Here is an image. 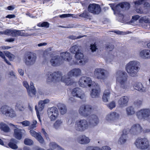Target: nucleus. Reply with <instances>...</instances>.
<instances>
[{
	"instance_id": "052dcab7",
	"label": "nucleus",
	"mask_w": 150,
	"mask_h": 150,
	"mask_svg": "<svg viewBox=\"0 0 150 150\" xmlns=\"http://www.w3.org/2000/svg\"><path fill=\"white\" fill-rule=\"evenodd\" d=\"M85 35H79L77 37H76V36H69L70 38L72 39H79L80 38L84 36H85Z\"/></svg>"
},
{
	"instance_id": "774afa93",
	"label": "nucleus",
	"mask_w": 150,
	"mask_h": 150,
	"mask_svg": "<svg viewBox=\"0 0 150 150\" xmlns=\"http://www.w3.org/2000/svg\"><path fill=\"white\" fill-rule=\"evenodd\" d=\"M110 148L107 146H104L102 147V150H110Z\"/></svg>"
},
{
	"instance_id": "1a4fd4ad",
	"label": "nucleus",
	"mask_w": 150,
	"mask_h": 150,
	"mask_svg": "<svg viewBox=\"0 0 150 150\" xmlns=\"http://www.w3.org/2000/svg\"><path fill=\"white\" fill-rule=\"evenodd\" d=\"M93 108L89 105H83L81 106L79 110V113L81 116L86 117L93 112Z\"/></svg>"
},
{
	"instance_id": "4d7b16f0",
	"label": "nucleus",
	"mask_w": 150,
	"mask_h": 150,
	"mask_svg": "<svg viewBox=\"0 0 150 150\" xmlns=\"http://www.w3.org/2000/svg\"><path fill=\"white\" fill-rule=\"evenodd\" d=\"M42 27H45L46 28H49V23L47 22H44L42 23Z\"/></svg>"
},
{
	"instance_id": "a18cd8bd",
	"label": "nucleus",
	"mask_w": 150,
	"mask_h": 150,
	"mask_svg": "<svg viewBox=\"0 0 150 150\" xmlns=\"http://www.w3.org/2000/svg\"><path fill=\"white\" fill-rule=\"evenodd\" d=\"M24 144L26 145H31L33 143V141L29 139H25L24 141Z\"/></svg>"
},
{
	"instance_id": "9b49d317",
	"label": "nucleus",
	"mask_w": 150,
	"mask_h": 150,
	"mask_svg": "<svg viewBox=\"0 0 150 150\" xmlns=\"http://www.w3.org/2000/svg\"><path fill=\"white\" fill-rule=\"evenodd\" d=\"M1 111L3 114L6 116L13 117L16 116V112L14 110L7 105L2 106L1 108Z\"/></svg>"
},
{
	"instance_id": "72a5a7b5",
	"label": "nucleus",
	"mask_w": 150,
	"mask_h": 150,
	"mask_svg": "<svg viewBox=\"0 0 150 150\" xmlns=\"http://www.w3.org/2000/svg\"><path fill=\"white\" fill-rule=\"evenodd\" d=\"M17 143V141L16 139H11L10 142L8 144V146L13 149H16L18 148V146L16 145Z\"/></svg>"
},
{
	"instance_id": "a19ab883",
	"label": "nucleus",
	"mask_w": 150,
	"mask_h": 150,
	"mask_svg": "<svg viewBox=\"0 0 150 150\" xmlns=\"http://www.w3.org/2000/svg\"><path fill=\"white\" fill-rule=\"evenodd\" d=\"M62 123L63 121L62 120L58 119L54 123V127L56 129H58L61 126Z\"/></svg>"
},
{
	"instance_id": "e433bc0d",
	"label": "nucleus",
	"mask_w": 150,
	"mask_h": 150,
	"mask_svg": "<svg viewBox=\"0 0 150 150\" xmlns=\"http://www.w3.org/2000/svg\"><path fill=\"white\" fill-rule=\"evenodd\" d=\"M121 3L117 4L115 8L112 7V9L114 12V14L116 15V14L119 13L122 8L121 6Z\"/></svg>"
},
{
	"instance_id": "b1692460",
	"label": "nucleus",
	"mask_w": 150,
	"mask_h": 150,
	"mask_svg": "<svg viewBox=\"0 0 150 150\" xmlns=\"http://www.w3.org/2000/svg\"><path fill=\"white\" fill-rule=\"evenodd\" d=\"M61 62L59 56L55 55L53 56L50 60V63L52 66H55L59 65Z\"/></svg>"
},
{
	"instance_id": "f257e3e1",
	"label": "nucleus",
	"mask_w": 150,
	"mask_h": 150,
	"mask_svg": "<svg viewBox=\"0 0 150 150\" xmlns=\"http://www.w3.org/2000/svg\"><path fill=\"white\" fill-rule=\"evenodd\" d=\"M127 73L124 71L119 70L116 72L117 82L124 91H128L130 88L129 83L127 81Z\"/></svg>"
},
{
	"instance_id": "473e14b6",
	"label": "nucleus",
	"mask_w": 150,
	"mask_h": 150,
	"mask_svg": "<svg viewBox=\"0 0 150 150\" xmlns=\"http://www.w3.org/2000/svg\"><path fill=\"white\" fill-rule=\"evenodd\" d=\"M126 111L128 116H131L133 115L135 113L134 108L132 106H129L126 109Z\"/></svg>"
},
{
	"instance_id": "0e129e2a",
	"label": "nucleus",
	"mask_w": 150,
	"mask_h": 150,
	"mask_svg": "<svg viewBox=\"0 0 150 150\" xmlns=\"http://www.w3.org/2000/svg\"><path fill=\"white\" fill-rule=\"evenodd\" d=\"M11 48L9 46H3L0 47V49L1 50H8Z\"/></svg>"
},
{
	"instance_id": "4468645a",
	"label": "nucleus",
	"mask_w": 150,
	"mask_h": 150,
	"mask_svg": "<svg viewBox=\"0 0 150 150\" xmlns=\"http://www.w3.org/2000/svg\"><path fill=\"white\" fill-rule=\"evenodd\" d=\"M47 112L48 116L52 121H54L57 119L59 115L58 109L55 107L49 108Z\"/></svg>"
},
{
	"instance_id": "6ab92c4d",
	"label": "nucleus",
	"mask_w": 150,
	"mask_h": 150,
	"mask_svg": "<svg viewBox=\"0 0 150 150\" xmlns=\"http://www.w3.org/2000/svg\"><path fill=\"white\" fill-rule=\"evenodd\" d=\"M71 94L74 97L82 99L85 97L83 91L80 88H76L73 89L71 92Z\"/></svg>"
},
{
	"instance_id": "ddd939ff",
	"label": "nucleus",
	"mask_w": 150,
	"mask_h": 150,
	"mask_svg": "<svg viewBox=\"0 0 150 150\" xmlns=\"http://www.w3.org/2000/svg\"><path fill=\"white\" fill-rule=\"evenodd\" d=\"M36 59V54L30 53L25 56L24 58L23 61L26 65H31L35 63Z\"/></svg>"
},
{
	"instance_id": "393cba45",
	"label": "nucleus",
	"mask_w": 150,
	"mask_h": 150,
	"mask_svg": "<svg viewBox=\"0 0 150 150\" xmlns=\"http://www.w3.org/2000/svg\"><path fill=\"white\" fill-rule=\"evenodd\" d=\"M90 141L89 138L85 135H81L77 139L78 142L81 144H87L89 143Z\"/></svg>"
},
{
	"instance_id": "69168bd1",
	"label": "nucleus",
	"mask_w": 150,
	"mask_h": 150,
	"mask_svg": "<svg viewBox=\"0 0 150 150\" xmlns=\"http://www.w3.org/2000/svg\"><path fill=\"white\" fill-rule=\"evenodd\" d=\"M142 132L144 133H149L150 132V129L149 128H144L143 129H142Z\"/></svg>"
},
{
	"instance_id": "2eb2a0df",
	"label": "nucleus",
	"mask_w": 150,
	"mask_h": 150,
	"mask_svg": "<svg viewBox=\"0 0 150 150\" xmlns=\"http://www.w3.org/2000/svg\"><path fill=\"white\" fill-rule=\"evenodd\" d=\"M88 9L89 12L95 15H98L101 11L100 5L96 4H90L88 6Z\"/></svg>"
},
{
	"instance_id": "864d4df0",
	"label": "nucleus",
	"mask_w": 150,
	"mask_h": 150,
	"mask_svg": "<svg viewBox=\"0 0 150 150\" xmlns=\"http://www.w3.org/2000/svg\"><path fill=\"white\" fill-rule=\"evenodd\" d=\"M114 46L112 44H109L106 46V50L108 51H111L114 48Z\"/></svg>"
},
{
	"instance_id": "37998d69",
	"label": "nucleus",
	"mask_w": 150,
	"mask_h": 150,
	"mask_svg": "<svg viewBox=\"0 0 150 150\" xmlns=\"http://www.w3.org/2000/svg\"><path fill=\"white\" fill-rule=\"evenodd\" d=\"M5 55L8 57L10 61H12L15 58V56L9 52L5 51L4 52Z\"/></svg>"
},
{
	"instance_id": "79ce46f5",
	"label": "nucleus",
	"mask_w": 150,
	"mask_h": 150,
	"mask_svg": "<svg viewBox=\"0 0 150 150\" xmlns=\"http://www.w3.org/2000/svg\"><path fill=\"white\" fill-rule=\"evenodd\" d=\"M50 146L52 148L57 149V150H64V149L54 142H52L50 143Z\"/></svg>"
},
{
	"instance_id": "20e7f679",
	"label": "nucleus",
	"mask_w": 150,
	"mask_h": 150,
	"mask_svg": "<svg viewBox=\"0 0 150 150\" xmlns=\"http://www.w3.org/2000/svg\"><path fill=\"white\" fill-rule=\"evenodd\" d=\"M89 127L88 122L86 120L84 119H80L76 122L74 129L77 131L82 132L87 129Z\"/></svg>"
},
{
	"instance_id": "7ed1b4c3",
	"label": "nucleus",
	"mask_w": 150,
	"mask_h": 150,
	"mask_svg": "<svg viewBox=\"0 0 150 150\" xmlns=\"http://www.w3.org/2000/svg\"><path fill=\"white\" fill-rule=\"evenodd\" d=\"M134 144L137 149L141 150L146 149L149 146V140L146 138H137L134 142Z\"/></svg>"
},
{
	"instance_id": "603ef678",
	"label": "nucleus",
	"mask_w": 150,
	"mask_h": 150,
	"mask_svg": "<svg viewBox=\"0 0 150 150\" xmlns=\"http://www.w3.org/2000/svg\"><path fill=\"white\" fill-rule=\"evenodd\" d=\"M90 49L92 52H93L96 51L98 48L95 44H91L90 46Z\"/></svg>"
},
{
	"instance_id": "5fc2aeb1",
	"label": "nucleus",
	"mask_w": 150,
	"mask_h": 150,
	"mask_svg": "<svg viewBox=\"0 0 150 150\" xmlns=\"http://www.w3.org/2000/svg\"><path fill=\"white\" fill-rule=\"evenodd\" d=\"M86 150H101V149L98 147H93L91 146L87 147Z\"/></svg>"
},
{
	"instance_id": "412c9836",
	"label": "nucleus",
	"mask_w": 150,
	"mask_h": 150,
	"mask_svg": "<svg viewBox=\"0 0 150 150\" xmlns=\"http://www.w3.org/2000/svg\"><path fill=\"white\" fill-rule=\"evenodd\" d=\"M75 58L78 60H80L79 62H77L79 65H84L88 62V59L84 58L83 54L80 51L77 52L75 55Z\"/></svg>"
},
{
	"instance_id": "de8ad7c7",
	"label": "nucleus",
	"mask_w": 150,
	"mask_h": 150,
	"mask_svg": "<svg viewBox=\"0 0 150 150\" xmlns=\"http://www.w3.org/2000/svg\"><path fill=\"white\" fill-rule=\"evenodd\" d=\"M108 107L110 109L112 110L116 106L115 102L113 101L107 105Z\"/></svg>"
},
{
	"instance_id": "09e8293b",
	"label": "nucleus",
	"mask_w": 150,
	"mask_h": 150,
	"mask_svg": "<svg viewBox=\"0 0 150 150\" xmlns=\"http://www.w3.org/2000/svg\"><path fill=\"white\" fill-rule=\"evenodd\" d=\"M120 3L122 8H129L130 7V5L128 2H125Z\"/></svg>"
},
{
	"instance_id": "4be33fe9",
	"label": "nucleus",
	"mask_w": 150,
	"mask_h": 150,
	"mask_svg": "<svg viewBox=\"0 0 150 150\" xmlns=\"http://www.w3.org/2000/svg\"><path fill=\"white\" fill-rule=\"evenodd\" d=\"M129 100L128 96H124L121 97L119 98L118 101V104L120 107H124L127 105Z\"/></svg>"
},
{
	"instance_id": "bb28decb",
	"label": "nucleus",
	"mask_w": 150,
	"mask_h": 150,
	"mask_svg": "<svg viewBox=\"0 0 150 150\" xmlns=\"http://www.w3.org/2000/svg\"><path fill=\"white\" fill-rule=\"evenodd\" d=\"M45 105L42 103L41 102V101H40L38 103V109L37 106H35V109L36 111L37 116L41 124V121L40 118V116L39 114V111H41L44 109Z\"/></svg>"
},
{
	"instance_id": "8fccbe9b",
	"label": "nucleus",
	"mask_w": 150,
	"mask_h": 150,
	"mask_svg": "<svg viewBox=\"0 0 150 150\" xmlns=\"http://www.w3.org/2000/svg\"><path fill=\"white\" fill-rule=\"evenodd\" d=\"M37 123L36 120H33L32 122V124L30 126L28 127L29 129H33L36 127V124Z\"/></svg>"
},
{
	"instance_id": "6e6552de",
	"label": "nucleus",
	"mask_w": 150,
	"mask_h": 150,
	"mask_svg": "<svg viewBox=\"0 0 150 150\" xmlns=\"http://www.w3.org/2000/svg\"><path fill=\"white\" fill-rule=\"evenodd\" d=\"M54 77L55 81H61L64 83L66 85H69L72 82L71 80H68L67 75L62 76V73L60 71L54 72Z\"/></svg>"
},
{
	"instance_id": "5701e85b",
	"label": "nucleus",
	"mask_w": 150,
	"mask_h": 150,
	"mask_svg": "<svg viewBox=\"0 0 150 150\" xmlns=\"http://www.w3.org/2000/svg\"><path fill=\"white\" fill-rule=\"evenodd\" d=\"M99 122L98 117L95 115H92L91 116L88 122L89 127H93L96 126L98 125Z\"/></svg>"
},
{
	"instance_id": "a878e982",
	"label": "nucleus",
	"mask_w": 150,
	"mask_h": 150,
	"mask_svg": "<svg viewBox=\"0 0 150 150\" xmlns=\"http://www.w3.org/2000/svg\"><path fill=\"white\" fill-rule=\"evenodd\" d=\"M30 132L31 135L35 138L40 143L43 144L44 143V139L40 133L36 132L33 130H30Z\"/></svg>"
},
{
	"instance_id": "f704fd0d",
	"label": "nucleus",
	"mask_w": 150,
	"mask_h": 150,
	"mask_svg": "<svg viewBox=\"0 0 150 150\" xmlns=\"http://www.w3.org/2000/svg\"><path fill=\"white\" fill-rule=\"evenodd\" d=\"M61 57L64 60L69 61L71 59L70 53L67 52H61Z\"/></svg>"
},
{
	"instance_id": "c85d7f7f",
	"label": "nucleus",
	"mask_w": 150,
	"mask_h": 150,
	"mask_svg": "<svg viewBox=\"0 0 150 150\" xmlns=\"http://www.w3.org/2000/svg\"><path fill=\"white\" fill-rule=\"evenodd\" d=\"M111 92V90L110 89L106 90L104 91L102 97V100L104 102L108 101Z\"/></svg>"
},
{
	"instance_id": "39448f33",
	"label": "nucleus",
	"mask_w": 150,
	"mask_h": 150,
	"mask_svg": "<svg viewBox=\"0 0 150 150\" xmlns=\"http://www.w3.org/2000/svg\"><path fill=\"white\" fill-rule=\"evenodd\" d=\"M136 115L140 120H149L150 118V108H142L137 112Z\"/></svg>"
},
{
	"instance_id": "f03ea898",
	"label": "nucleus",
	"mask_w": 150,
	"mask_h": 150,
	"mask_svg": "<svg viewBox=\"0 0 150 150\" xmlns=\"http://www.w3.org/2000/svg\"><path fill=\"white\" fill-rule=\"evenodd\" d=\"M140 68V63L136 60L130 61L125 66V69L129 76L135 77Z\"/></svg>"
},
{
	"instance_id": "6e6d98bb",
	"label": "nucleus",
	"mask_w": 150,
	"mask_h": 150,
	"mask_svg": "<svg viewBox=\"0 0 150 150\" xmlns=\"http://www.w3.org/2000/svg\"><path fill=\"white\" fill-rule=\"evenodd\" d=\"M130 129L128 128H126L124 129L122 131V134L121 135H123L125 136H127V134L129 132Z\"/></svg>"
},
{
	"instance_id": "680f3d73",
	"label": "nucleus",
	"mask_w": 150,
	"mask_h": 150,
	"mask_svg": "<svg viewBox=\"0 0 150 150\" xmlns=\"http://www.w3.org/2000/svg\"><path fill=\"white\" fill-rule=\"evenodd\" d=\"M144 1V0H139L135 2V4L136 5H140L143 4Z\"/></svg>"
},
{
	"instance_id": "ea45409f",
	"label": "nucleus",
	"mask_w": 150,
	"mask_h": 150,
	"mask_svg": "<svg viewBox=\"0 0 150 150\" xmlns=\"http://www.w3.org/2000/svg\"><path fill=\"white\" fill-rule=\"evenodd\" d=\"M70 51L71 53L76 54L80 51L79 50V47L76 45H74L71 47Z\"/></svg>"
},
{
	"instance_id": "338daca9",
	"label": "nucleus",
	"mask_w": 150,
	"mask_h": 150,
	"mask_svg": "<svg viewBox=\"0 0 150 150\" xmlns=\"http://www.w3.org/2000/svg\"><path fill=\"white\" fill-rule=\"evenodd\" d=\"M15 39L13 38H8L5 40V41L6 42H12L15 41Z\"/></svg>"
},
{
	"instance_id": "4c0bfd02",
	"label": "nucleus",
	"mask_w": 150,
	"mask_h": 150,
	"mask_svg": "<svg viewBox=\"0 0 150 150\" xmlns=\"http://www.w3.org/2000/svg\"><path fill=\"white\" fill-rule=\"evenodd\" d=\"M0 125L1 127V130L4 132H10V129L6 124L3 122H1Z\"/></svg>"
},
{
	"instance_id": "c03bdc74",
	"label": "nucleus",
	"mask_w": 150,
	"mask_h": 150,
	"mask_svg": "<svg viewBox=\"0 0 150 150\" xmlns=\"http://www.w3.org/2000/svg\"><path fill=\"white\" fill-rule=\"evenodd\" d=\"M142 100L137 99L134 102V104L135 106L139 107L142 105Z\"/></svg>"
},
{
	"instance_id": "dca6fc26",
	"label": "nucleus",
	"mask_w": 150,
	"mask_h": 150,
	"mask_svg": "<svg viewBox=\"0 0 150 150\" xmlns=\"http://www.w3.org/2000/svg\"><path fill=\"white\" fill-rule=\"evenodd\" d=\"M93 88L91 92L90 95L93 98H98L100 97V89L99 85L96 83L92 86Z\"/></svg>"
},
{
	"instance_id": "a211bd4d",
	"label": "nucleus",
	"mask_w": 150,
	"mask_h": 150,
	"mask_svg": "<svg viewBox=\"0 0 150 150\" xmlns=\"http://www.w3.org/2000/svg\"><path fill=\"white\" fill-rule=\"evenodd\" d=\"M142 127L140 124L136 123L133 124L129 130L130 133L134 135H137L142 132Z\"/></svg>"
},
{
	"instance_id": "cd10ccee",
	"label": "nucleus",
	"mask_w": 150,
	"mask_h": 150,
	"mask_svg": "<svg viewBox=\"0 0 150 150\" xmlns=\"http://www.w3.org/2000/svg\"><path fill=\"white\" fill-rule=\"evenodd\" d=\"M134 88L141 92H145L146 91V88L144 87L142 84L140 82H137L133 85Z\"/></svg>"
},
{
	"instance_id": "aec40b11",
	"label": "nucleus",
	"mask_w": 150,
	"mask_h": 150,
	"mask_svg": "<svg viewBox=\"0 0 150 150\" xmlns=\"http://www.w3.org/2000/svg\"><path fill=\"white\" fill-rule=\"evenodd\" d=\"M10 126H13V128H15L14 130V136L17 139L20 140L22 138V132L21 129H19V126L17 125H14L10 123L9 124Z\"/></svg>"
},
{
	"instance_id": "c756f323",
	"label": "nucleus",
	"mask_w": 150,
	"mask_h": 150,
	"mask_svg": "<svg viewBox=\"0 0 150 150\" xmlns=\"http://www.w3.org/2000/svg\"><path fill=\"white\" fill-rule=\"evenodd\" d=\"M5 33L7 35L13 37H16L18 36V30L8 29L6 30Z\"/></svg>"
},
{
	"instance_id": "13d9d810",
	"label": "nucleus",
	"mask_w": 150,
	"mask_h": 150,
	"mask_svg": "<svg viewBox=\"0 0 150 150\" xmlns=\"http://www.w3.org/2000/svg\"><path fill=\"white\" fill-rule=\"evenodd\" d=\"M21 124H22V125L24 126H28L30 125V122L29 121L25 120L20 123Z\"/></svg>"
},
{
	"instance_id": "2f4dec72",
	"label": "nucleus",
	"mask_w": 150,
	"mask_h": 150,
	"mask_svg": "<svg viewBox=\"0 0 150 150\" xmlns=\"http://www.w3.org/2000/svg\"><path fill=\"white\" fill-rule=\"evenodd\" d=\"M54 73H52L51 72H48L46 74L47 82L48 83H50L53 81H55Z\"/></svg>"
},
{
	"instance_id": "49530a36",
	"label": "nucleus",
	"mask_w": 150,
	"mask_h": 150,
	"mask_svg": "<svg viewBox=\"0 0 150 150\" xmlns=\"http://www.w3.org/2000/svg\"><path fill=\"white\" fill-rule=\"evenodd\" d=\"M79 16L85 18H88L89 17V13L87 11H85L82 13L80 14Z\"/></svg>"
},
{
	"instance_id": "58836bf2",
	"label": "nucleus",
	"mask_w": 150,
	"mask_h": 150,
	"mask_svg": "<svg viewBox=\"0 0 150 150\" xmlns=\"http://www.w3.org/2000/svg\"><path fill=\"white\" fill-rule=\"evenodd\" d=\"M128 138L127 136L121 135L118 141V143L120 144H123L126 142Z\"/></svg>"
},
{
	"instance_id": "0eeeda50",
	"label": "nucleus",
	"mask_w": 150,
	"mask_h": 150,
	"mask_svg": "<svg viewBox=\"0 0 150 150\" xmlns=\"http://www.w3.org/2000/svg\"><path fill=\"white\" fill-rule=\"evenodd\" d=\"M109 74L108 71L100 68L96 69L94 72L95 76L100 80H104L108 76Z\"/></svg>"
},
{
	"instance_id": "f3484780",
	"label": "nucleus",
	"mask_w": 150,
	"mask_h": 150,
	"mask_svg": "<svg viewBox=\"0 0 150 150\" xmlns=\"http://www.w3.org/2000/svg\"><path fill=\"white\" fill-rule=\"evenodd\" d=\"M23 84L24 86L27 89L28 94L30 96L32 97L35 95L36 90L33 86V83L32 82H30V87L27 81H23Z\"/></svg>"
},
{
	"instance_id": "3c124183",
	"label": "nucleus",
	"mask_w": 150,
	"mask_h": 150,
	"mask_svg": "<svg viewBox=\"0 0 150 150\" xmlns=\"http://www.w3.org/2000/svg\"><path fill=\"white\" fill-rule=\"evenodd\" d=\"M16 108L18 109L20 111H22L23 110V108L21 105V103L20 102H18L16 103Z\"/></svg>"
},
{
	"instance_id": "7c9ffc66",
	"label": "nucleus",
	"mask_w": 150,
	"mask_h": 150,
	"mask_svg": "<svg viewBox=\"0 0 150 150\" xmlns=\"http://www.w3.org/2000/svg\"><path fill=\"white\" fill-rule=\"evenodd\" d=\"M140 55L143 58L150 59V50L146 49L142 51L140 53Z\"/></svg>"
},
{
	"instance_id": "e2e57ef3",
	"label": "nucleus",
	"mask_w": 150,
	"mask_h": 150,
	"mask_svg": "<svg viewBox=\"0 0 150 150\" xmlns=\"http://www.w3.org/2000/svg\"><path fill=\"white\" fill-rule=\"evenodd\" d=\"M24 30H18V36H25V33L21 32L22 31Z\"/></svg>"
},
{
	"instance_id": "bf43d9fd",
	"label": "nucleus",
	"mask_w": 150,
	"mask_h": 150,
	"mask_svg": "<svg viewBox=\"0 0 150 150\" xmlns=\"http://www.w3.org/2000/svg\"><path fill=\"white\" fill-rule=\"evenodd\" d=\"M73 15L70 14H63L59 16V17L60 18H66V17H72Z\"/></svg>"
},
{
	"instance_id": "c9c22d12",
	"label": "nucleus",
	"mask_w": 150,
	"mask_h": 150,
	"mask_svg": "<svg viewBox=\"0 0 150 150\" xmlns=\"http://www.w3.org/2000/svg\"><path fill=\"white\" fill-rule=\"evenodd\" d=\"M58 108L61 114L64 115L67 112V108L65 105L60 104L58 106Z\"/></svg>"
},
{
	"instance_id": "9d476101",
	"label": "nucleus",
	"mask_w": 150,
	"mask_h": 150,
	"mask_svg": "<svg viewBox=\"0 0 150 150\" xmlns=\"http://www.w3.org/2000/svg\"><path fill=\"white\" fill-rule=\"evenodd\" d=\"M120 115L116 112H111L108 114L106 116L105 119L108 121L113 122L115 125L119 124V120Z\"/></svg>"
},
{
	"instance_id": "423d86ee",
	"label": "nucleus",
	"mask_w": 150,
	"mask_h": 150,
	"mask_svg": "<svg viewBox=\"0 0 150 150\" xmlns=\"http://www.w3.org/2000/svg\"><path fill=\"white\" fill-rule=\"evenodd\" d=\"M96 83L93 81L91 78L86 76L81 77L79 81V85L83 88L90 87Z\"/></svg>"
},
{
	"instance_id": "f8f14e48",
	"label": "nucleus",
	"mask_w": 150,
	"mask_h": 150,
	"mask_svg": "<svg viewBox=\"0 0 150 150\" xmlns=\"http://www.w3.org/2000/svg\"><path fill=\"white\" fill-rule=\"evenodd\" d=\"M81 74V71L79 68H74L69 71L67 75V78L68 81L71 80L72 82L71 84L69 85H72L74 83V80L71 77L74 76L75 77H78L80 76Z\"/></svg>"
}]
</instances>
